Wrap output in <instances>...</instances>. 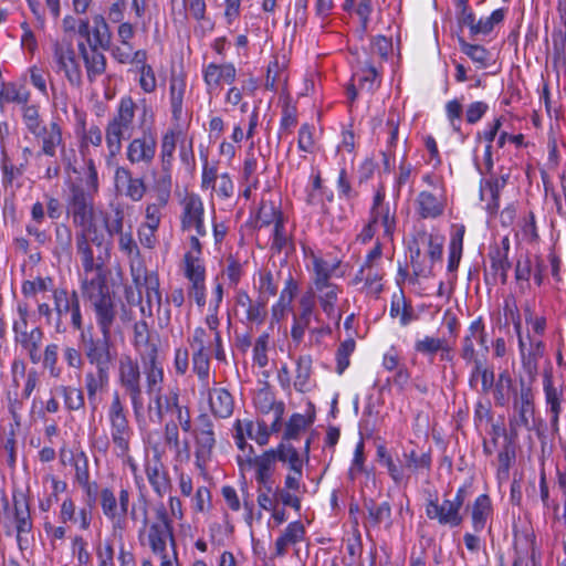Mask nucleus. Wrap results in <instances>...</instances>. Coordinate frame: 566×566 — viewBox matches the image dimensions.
<instances>
[{"instance_id":"1","label":"nucleus","mask_w":566,"mask_h":566,"mask_svg":"<svg viewBox=\"0 0 566 566\" xmlns=\"http://www.w3.org/2000/svg\"><path fill=\"white\" fill-rule=\"evenodd\" d=\"M106 419L114 454L135 472L137 465L130 455L134 430L127 418V410L118 391H114L106 410Z\"/></svg>"},{"instance_id":"2","label":"nucleus","mask_w":566,"mask_h":566,"mask_svg":"<svg viewBox=\"0 0 566 566\" xmlns=\"http://www.w3.org/2000/svg\"><path fill=\"white\" fill-rule=\"evenodd\" d=\"M136 104L130 96H123L117 105L116 113L105 127V143L107 148L106 165L112 166L122 150L123 139L130 136L134 130Z\"/></svg>"},{"instance_id":"3","label":"nucleus","mask_w":566,"mask_h":566,"mask_svg":"<svg viewBox=\"0 0 566 566\" xmlns=\"http://www.w3.org/2000/svg\"><path fill=\"white\" fill-rule=\"evenodd\" d=\"M513 328L517 338V348L523 369L536 374L539 360L546 355L545 336L547 326L524 328L520 315L513 318Z\"/></svg>"},{"instance_id":"4","label":"nucleus","mask_w":566,"mask_h":566,"mask_svg":"<svg viewBox=\"0 0 566 566\" xmlns=\"http://www.w3.org/2000/svg\"><path fill=\"white\" fill-rule=\"evenodd\" d=\"M82 294L93 306L96 323L104 338H111L112 325L116 318V307L106 280L98 277L82 282Z\"/></svg>"},{"instance_id":"5","label":"nucleus","mask_w":566,"mask_h":566,"mask_svg":"<svg viewBox=\"0 0 566 566\" xmlns=\"http://www.w3.org/2000/svg\"><path fill=\"white\" fill-rule=\"evenodd\" d=\"M22 120L25 128L41 143V148L35 154L36 157L42 155L54 157L59 148H64L62 127L56 122H51L48 126L44 125L36 106H24Z\"/></svg>"},{"instance_id":"6","label":"nucleus","mask_w":566,"mask_h":566,"mask_svg":"<svg viewBox=\"0 0 566 566\" xmlns=\"http://www.w3.org/2000/svg\"><path fill=\"white\" fill-rule=\"evenodd\" d=\"M443 238L427 231H419L409 244L410 262L416 275L426 276L433 264L441 260Z\"/></svg>"},{"instance_id":"7","label":"nucleus","mask_w":566,"mask_h":566,"mask_svg":"<svg viewBox=\"0 0 566 566\" xmlns=\"http://www.w3.org/2000/svg\"><path fill=\"white\" fill-rule=\"evenodd\" d=\"M139 364L130 355H122L117 364V382L127 394L136 422H145Z\"/></svg>"},{"instance_id":"8","label":"nucleus","mask_w":566,"mask_h":566,"mask_svg":"<svg viewBox=\"0 0 566 566\" xmlns=\"http://www.w3.org/2000/svg\"><path fill=\"white\" fill-rule=\"evenodd\" d=\"M98 499L103 515L111 523L113 536L122 538L128 527L130 491L122 488L116 495L113 489L103 488L98 493Z\"/></svg>"},{"instance_id":"9","label":"nucleus","mask_w":566,"mask_h":566,"mask_svg":"<svg viewBox=\"0 0 566 566\" xmlns=\"http://www.w3.org/2000/svg\"><path fill=\"white\" fill-rule=\"evenodd\" d=\"M470 484L460 486L453 499L429 500L426 504V515L442 526L459 527L463 523L462 507L470 495Z\"/></svg>"},{"instance_id":"10","label":"nucleus","mask_w":566,"mask_h":566,"mask_svg":"<svg viewBox=\"0 0 566 566\" xmlns=\"http://www.w3.org/2000/svg\"><path fill=\"white\" fill-rule=\"evenodd\" d=\"M52 300L55 313V318L53 322L55 332H65L63 319L69 315L72 327L75 331L82 332V338H84L83 315L77 293L66 289H54L52 291Z\"/></svg>"},{"instance_id":"11","label":"nucleus","mask_w":566,"mask_h":566,"mask_svg":"<svg viewBox=\"0 0 566 566\" xmlns=\"http://www.w3.org/2000/svg\"><path fill=\"white\" fill-rule=\"evenodd\" d=\"M205 324L206 328L202 326L196 327L188 339L191 352H212L217 360H226L218 315L209 313L205 318Z\"/></svg>"},{"instance_id":"12","label":"nucleus","mask_w":566,"mask_h":566,"mask_svg":"<svg viewBox=\"0 0 566 566\" xmlns=\"http://www.w3.org/2000/svg\"><path fill=\"white\" fill-rule=\"evenodd\" d=\"M454 8L460 32H464L467 28L472 35L496 32V27L503 22L506 13L504 9H496L489 17L476 20L468 0H454Z\"/></svg>"},{"instance_id":"13","label":"nucleus","mask_w":566,"mask_h":566,"mask_svg":"<svg viewBox=\"0 0 566 566\" xmlns=\"http://www.w3.org/2000/svg\"><path fill=\"white\" fill-rule=\"evenodd\" d=\"M91 243L102 244V238L96 232H81L76 235V251L81 259L83 273L81 274V283L85 280H96L102 277L106 280L104 270V261L101 256L94 258Z\"/></svg>"},{"instance_id":"14","label":"nucleus","mask_w":566,"mask_h":566,"mask_svg":"<svg viewBox=\"0 0 566 566\" xmlns=\"http://www.w3.org/2000/svg\"><path fill=\"white\" fill-rule=\"evenodd\" d=\"M126 4L124 1L116 2L109 11V20L113 23H119L118 35H133L137 33H148L150 20L144 15V1L132 0V7L128 12V20H124Z\"/></svg>"},{"instance_id":"15","label":"nucleus","mask_w":566,"mask_h":566,"mask_svg":"<svg viewBox=\"0 0 566 566\" xmlns=\"http://www.w3.org/2000/svg\"><path fill=\"white\" fill-rule=\"evenodd\" d=\"M198 426L192 430L195 442V467L205 474L216 447V433L212 421L207 415L198 417Z\"/></svg>"},{"instance_id":"16","label":"nucleus","mask_w":566,"mask_h":566,"mask_svg":"<svg viewBox=\"0 0 566 566\" xmlns=\"http://www.w3.org/2000/svg\"><path fill=\"white\" fill-rule=\"evenodd\" d=\"M67 214L81 232H96L94 224L93 199L81 187L73 186L67 200Z\"/></svg>"},{"instance_id":"17","label":"nucleus","mask_w":566,"mask_h":566,"mask_svg":"<svg viewBox=\"0 0 566 566\" xmlns=\"http://www.w3.org/2000/svg\"><path fill=\"white\" fill-rule=\"evenodd\" d=\"M180 227L184 232L191 233L190 235L200 237L207 235V228L205 224V205L201 197L197 193H186L180 200Z\"/></svg>"},{"instance_id":"18","label":"nucleus","mask_w":566,"mask_h":566,"mask_svg":"<svg viewBox=\"0 0 566 566\" xmlns=\"http://www.w3.org/2000/svg\"><path fill=\"white\" fill-rule=\"evenodd\" d=\"M109 40L111 38H82L77 42L91 82L105 72L106 62L102 50L109 44Z\"/></svg>"},{"instance_id":"19","label":"nucleus","mask_w":566,"mask_h":566,"mask_svg":"<svg viewBox=\"0 0 566 566\" xmlns=\"http://www.w3.org/2000/svg\"><path fill=\"white\" fill-rule=\"evenodd\" d=\"M180 394L177 387L163 389L148 396L147 413L149 422L161 424L167 415L181 409Z\"/></svg>"},{"instance_id":"20","label":"nucleus","mask_w":566,"mask_h":566,"mask_svg":"<svg viewBox=\"0 0 566 566\" xmlns=\"http://www.w3.org/2000/svg\"><path fill=\"white\" fill-rule=\"evenodd\" d=\"M235 312L248 327H260L268 317V303L263 297L252 300L247 291L237 290L234 295Z\"/></svg>"},{"instance_id":"21","label":"nucleus","mask_w":566,"mask_h":566,"mask_svg":"<svg viewBox=\"0 0 566 566\" xmlns=\"http://www.w3.org/2000/svg\"><path fill=\"white\" fill-rule=\"evenodd\" d=\"M513 407L517 416L510 419V430L513 436H517L521 428H531V420L534 416L533 390L524 380H521L520 389L514 394Z\"/></svg>"},{"instance_id":"22","label":"nucleus","mask_w":566,"mask_h":566,"mask_svg":"<svg viewBox=\"0 0 566 566\" xmlns=\"http://www.w3.org/2000/svg\"><path fill=\"white\" fill-rule=\"evenodd\" d=\"M54 60L59 71L64 73L70 84L80 86L82 83L81 65L76 59L73 43L67 38H62L55 42Z\"/></svg>"},{"instance_id":"23","label":"nucleus","mask_w":566,"mask_h":566,"mask_svg":"<svg viewBox=\"0 0 566 566\" xmlns=\"http://www.w3.org/2000/svg\"><path fill=\"white\" fill-rule=\"evenodd\" d=\"M292 40L289 42L285 38L281 39L280 52L273 54L269 63L265 77V88L270 91H277L286 86L289 81L287 66L290 62V51Z\"/></svg>"},{"instance_id":"24","label":"nucleus","mask_w":566,"mask_h":566,"mask_svg":"<svg viewBox=\"0 0 566 566\" xmlns=\"http://www.w3.org/2000/svg\"><path fill=\"white\" fill-rule=\"evenodd\" d=\"M179 133L175 129L167 130L160 140L159 146V165L160 174L156 178V185L165 190L171 188L172 167L175 161V151L178 143Z\"/></svg>"},{"instance_id":"25","label":"nucleus","mask_w":566,"mask_h":566,"mask_svg":"<svg viewBox=\"0 0 566 566\" xmlns=\"http://www.w3.org/2000/svg\"><path fill=\"white\" fill-rule=\"evenodd\" d=\"M138 541L140 545L148 546L153 554H164L167 552L168 543L176 548L174 536V526H160L156 524H148L144 521V526L138 531Z\"/></svg>"},{"instance_id":"26","label":"nucleus","mask_w":566,"mask_h":566,"mask_svg":"<svg viewBox=\"0 0 566 566\" xmlns=\"http://www.w3.org/2000/svg\"><path fill=\"white\" fill-rule=\"evenodd\" d=\"M276 462L274 448L264 451L260 455L253 454L250 458L240 460V471L242 474L254 470L255 480L259 484L265 486L271 484V478Z\"/></svg>"},{"instance_id":"27","label":"nucleus","mask_w":566,"mask_h":566,"mask_svg":"<svg viewBox=\"0 0 566 566\" xmlns=\"http://www.w3.org/2000/svg\"><path fill=\"white\" fill-rule=\"evenodd\" d=\"M157 151V139L151 133L133 138L126 146V159L132 165L150 166Z\"/></svg>"},{"instance_id":"28","label":"nucleus","mask_w":566,"mask_h":566,"mask_svg":"<svg viewBox=\"0 0 566 566\" xmlns=\"http://www.w3.org/2000/svg\"><path fill=\"white\" fill-rule=\"evenodd\" d=\"M130 274L133 282L138 290L139 297L143 289L145 290L146 302L149 306L154 303L161 304V294L159 291V281L156 274L148 273L142 263L130 264Z\"/></svg>"},{"instance_id":"29","label":"nucleus","mask_w":566,"mask_h":566,"mask_svg":"<svg viewBox=\"0 0 566 566\" xmlns=\"http://www.w3.org/2000/svg\"><path fill=\"white\" fill-rule=\"evenodd\" d=\"M447 207L446 190L440 191H420L415 200L416 213L421 219H437L444 213Z\"/></svg>"},{"instance_id":"30","label":"nucleus","mask_w":566,"mask_h":566,"mask_svg":"<svg viewBox=\"0 0 566 566\" xmlns=\"http://www.w3.org/2000/svg\"><path fill=\"white\" fill-rule=\"evenodd\" d=\"M202 76L209 94H219L224 85L234 82L237 70L231 63H209L202 70Z\"/></svg>"},{"instance_id":"31","label":"nucleus","mask_w":566,"mask_h":566,"mask_svg":"<svg viewBox=\"0 0 566 566\" xmlns=\"http://www.w3.org/2000/svg\"><path fill=\"white\" fill-rule=\"evenodd\" d=\"M543 391L545 396L546 412L549 415L551 428L553 431L559 429V416L564 401L563 386H555L552 373L546 371L543 376Z\"/></svg>"},{"instance_id":"32","label":"nucleus","mask_w":566,"mask_h":566,"mask_svg":"<svg viewBox=\"0 0 566 566\" xmlns=\"http://www.w3.org/2000/svg\"><path fill=\"white\" fill-rule=\"evenodd\" d=\"M313 287L322 312L329 321L338 325L342 319V311L338 307L342 287L333 282L313 285Z\"/></svg>"},{"instance_id":"33","label":"nucleus","mask_w":566,"mask_h":566,"mask_svg":"<svg viewBox=\"0 0 566 566\" xmlns=\"http://www.w3.org/2000/svg\"><path fill=\"white\" fill-rule=\"evenodd\" d=\"M184 273L189 282L206 281L202 244L197 235H189V250L184 255Z\"/></svg>"},{"instance_id":"34","label":"nucleus","mask_w":566,"mask_h":566,"mask_svg":"<svg viewBox=\"0 0 566 566\" xmlns=\"http://www.w3.org/2000/svg\"><path fill=\"white\" fill-rule=\"evenodd\" d=\"M200 396L207 398L209 409L213 416L218 418H229L234 408V402L231 394L222 387H210L207 385V389L200 387Z\"/></svg>"},{"instance_id":"35","label":"nucleus","mask_w":566,"mask_h":566,"mask_svg":"<svg viewBox=\"0 0 566 566\" xmlns=\"http://www.w3.org/2000/svg\"><path fill=\"white\" fill-rule=\"evenodd\" d=\"M64 30L77 35H105L109 32L108 25L102 15H94L88 21L66 17L64 19Z\"/></svg>"},{"instance_id":"36","label":"nucleus","mask_w":566,"mask_h":566,"mask_svg":"<svg viewBox=\"0 0 566 566\" xmlns=\"http://www.w3.org/2000/svg\"><path fill=\"white\" fill-rule=\"evenodd\" d=\"M144 375L146 379V392L147 395L155 394L160 391L164 388L165 381V371L163 363L158 360L156 349H153L151 353L142 359Z\"/></svg>"},{"instance_id":"37","label":"nucleus","mask_w":566,"mask_h":566,"mask_svg":"<svg viewBox=\"0 0 566 566\" xmlns=\"http://www.w3.org/2000/svg\"><path fill=\"white\" fill-rule=\"evenodd\" d=\"M164 443L174 452L176 462L184 463L190 460V446L188 440H180L177 422L168 421L164 426Z\"/></svg>"},{"instance_id":"38","label":"nucleus","mask_w":566,"mask_h":566,"mask_svg":"<svg viewBox=\"0 0 566 566\" xmlns=\"http://www.w3.org/2000/svg\"><path fill=\"white\" fill-rule=\"evenodd\" d=\"M486 340L484 324L481 318H476L471 322L468 334L464 336L462 340L461 347V357L467 363H474L479 360L476 357L475 345L474 342L480 345H484Z\"/></svg>"},{"instance_id":"39","label":"nucleus","mask_w":566,"mask_h":566,"mask_svg":"<svg viewBox=\"0 0 566 566\" xmlns=\"http://www.w3.org/2000/svg\"><path fill=\"white\" fill-rule=\"evenodd\" d=\"M305 534V527L300 521L289 523L282 534L275 539L273 558L283 557L290 546L304 541Z\"/></svg>"},{"instance_id":"40","label":"nucleus","mask_w":566,"mask_h":566,"mask_svg":"<svg viewBox=\"0 0 566 566\" xmlns=\"http://www.w3.org/2000/svg\"><path fill=\"white\" fill-rule=\"evenodd\" d=\"M84 381L90 406L95 411L99 403V394L108 387L109 370L98 368L95 371H88L85 375Z\"/></svg>"},{"instance_id":"41","label":"nucleus","mask_w":566,"mask_h":566,"mask_svg":"<svg viewBox=\"0 0 566 566\" xmlns=\"http://www.w3.org/2000/svg\"><path fill=\"white\" fill-rule=\"evenodd\" d=\"M510 247L511 243L509 237H503L499 243L491 247L489 252L491 269L495 274L501 276L502 283L506 282L507 273L511 268V263L509 261Z\"/></svg>"},{"instance_id":"42","label":"nucleus","mask_w":566,"mask_h":566,"mask_svg":"<svg viewBox=\"0 0 566 566\" xmlns=\"http://www.w3.org/2000/svg\"><path fill=\"white\" fill-rule=\"evenodd\" d=\"M474 532L480 533L485 530L493 514V506L488 494L479 495L468 507Z\"/></svg>"},{"instance_id":"43","label":"nucleus","mask_w":566,"mask_h":566,"mask_svg":"<svg viewBox=\"0 0 566 566\" xmlns=\"http://www.w3.org/2000/svg\"><path fill=\"white\" fill-rule=\"evenodd\" d=\"M506 185L504 177H491L483 179L480 185V198L486 202L485 209L489 213L495 214L500 208V193Z\"/></svg>"},{"instance_id":"44","label":"nucleus","mask_w":566,"mask_h":566,"mask_svg":"<svg viewBox=\"0 0 566 566\" xmlns=\"http://www.w3.org/2000/svg\"><path fill=\"white\" fill-rule=\"evenodd\" d=\"M233 428L234 431H240L244 437L255 441L261 447L266 446L270 441V430L263 420L237 419Z\"/></svg>"},{"instance_id":"45","label":"nucleus","mask_w":566,"mask_h":566,"mask_svg":"<svg viewBox=\"0 0 566 566\" xmlns=\"http://www.w3.org/2000/svg\"><path fill=\"white\" fill-rule=\"evenodd\" d=\"M111 338H102L94 340L90 338L85 346V355L90 364L94 365L96 369L103 368L109 370L112 355L109 349Z\"/></svg>"},{"instance_id":"46","label":"nucleus","mask_w":566,"mask_h":566,"mask_svg":"<svg viewBox=\"0 0 566 566\" xmlns=\"http://www.w3.org/2000/svg\"><path fill=\"white\" fill-rule=\"evenodd\" d=\"M186 92V76L182 73H174L169 81V101L172 118L176 122H179L182 118Z\"/></svg>"},{"instance_id":"47","label":"nucleus","mask_w":566,"mask_h":566,"mask_svg":"<svg viewBox=\"0 0 566 566\" xmlns=\"http://www.w3.org/2000/svg\"><path fill=\"white\" fill-rule=\"evenodd\" d=\"M14 525L18 545L23 548L33 527L30 507L25 500L14 501Z\"/></svg>"},{"instance_id":"48","label":"nucleus","mask_w":566,"mask_h":566,"mask_svg":"<svg viewBox=\"0 0 566 566\" xmlns=\"http://www.w3.org/2000/svg\"><path fill=\"white\" fill-rule=\"evenodd\" d=\"M369 221L377 231L381 230V235L378 239L392 242L396 230V218L395 213L390 212L389 208L370 209Z\"/></svg>"},{"instance_id":"49","label":"nucleus","mask_w":566,"mask_h":566,"mask_svg":"<svg viewBox=\"0 0 566 566\" xmlns=\"http://www.w3.org/2000/svg\"><path fill=\"white\" fill-rule=\"evenodd\" d=\"M112 54L124 64H137L147 60L146 51L135 50L126 38H116V42L112 43Z\"/></svg>"},{"instance_id":"50","label":"nucleus","mask_w":566,"mask_h":566,"mask_svg":"<svg viewBox=\"0 0 566 566\" xmlns=\"http://www.w3.org/2000/svg\"><path fill=\"white\" fill-rule=\"evenodd\" d=\"M274 450L276 461L281 462L286 468V471L303 470L304 464L307 463L302 453L290 442L282 441Z\"/></svg>"},{"instance_id":"51","label":"nucleus","mask_w":566,"mask_h":566,"mask_svg":"<svg viewBox=\"0 0 566 566\" xmlns=\"http://www.w3.org/2000/svg\"><path fill=\"white\" fill-rule=\"evenodd\" d=\"M44 337V333L40 327L32 328L29 333L14 339L27 353L32 364H38L41 360L40 348Z\"/></svg>"},{"instance_id":"52","label":"nucleus","mask_w":566,"mask_h":566,"mask_svg":"<svg viewBox=\"0 0 566 566\" xmlns=\"http://www.w3.org/2000/svg\"><path fill=\"white\" fill-rule=\"evenodd\" d=\"M169 193L170 189L165 190L164 188H160L158 201L147 203L145 208V221L142 223L143 226L155 229L159 228L161 221V211L168 202Z\"/></svg>"},{"instance_id":"53","label":"nucleus","mask_w":566,"mask_h":566,"mask_svg":"<svg viewBox=\"0 0 566 566\" xmlns=\"http://www.w3.org/2000/svg\"><path fill=\"white\" fill-rule=\"evenodd\" d=\"M313 321H319L317 312L298 310V312L293 315L291 336L294 342L300 343L303 339L305 331L310 328Z\"/></svg>"},{"instance_id":"54","label":"nucleus","mask_w":566,"mask_h":566,"mask_svg":"<svg viewBox=\"0 0 566 566\" xmlns=\"http://www.w3.org/2000/svg\"><path fill=\"white\" fill-rule=\"evenodd\" d=\"M212 352H192V370L197 375L200 387L210 385V355Z\"/></svg>"},{"instance_id":"55","label":"nucleus","mask_w":566,"mask_h":566,"mask_svg":"<svg viewBox=\"0 0 566 566\" xmlns=\"http://www.w3.org/2000/svg\"><path fill=\"white\" fill-rule=\"evenodd\" d=\"M313 420L301 413H293L287 420L283 433V441L297 440L312 424Z\"/></svg>"},{"instance_id":"56","label":"nucleus","mask_w":566,"mask_h":566,"mask_svg":"<svg viewBox=\"0 0 566 566\" xmlns=\"http://www.w3.org/2000/svg\"><path fill=\"white\" fill-rule=\"evenodd\" d=\"M244 275V264L233 255H229L222 270V277L228 287L238 290V285Z\"/></svg>"},{"instance_id":"57","label":"nucleus","mask_w":566,"mask_h":566,"mask_svg":"<svg viewBox=\"0 0 566 566\" xmlns=\"http://www.w3.org/2000/svg\"><path fill=\"white\" fill-rule=\"evenodd\" d=\"M146 475L149 484L151 485L155 493L163 496L169 488L167 473L161 464H148L146 467Z\"/></svg>"},{"instance_id":"58","label":"nucleus","mask_w":566,"mask_h":566,"mask_svg":"<svg viewBox=\"0 0 566 566\" xmlns=\"http://www.w3.org/2000/svg\"><path fill=\"white\" fill-rule=\"evenodd\" d=\"M415 350L429 356H433L438 352H442V358H444V354H448L450 348L443 338L424 336L423 338L416 340Z\"/></svg>"},{"instance_id":"59","label":"nucleus","mask_w":566,"mask_h":566,"mask_svg":"<svg viewBox=\"0 0 566 566\" xmlns=\"http://www.w3.org/2000/svg\"><path fill=\"white\" fill-rule=\"evenodd\" d=\"M283 218L282 211L273 201L265 200L264 198L262 199L256 214V222L260 227L274 224Z\"/></svg>"},{"instance_id":"60","label":"nucleus","mask_w":566,"mask_h":566,"mask_svg":"<svg viewBox=\"0 0 566 566\" xmlns=\"http://www.w3.org/2000/svg\"><path fill=\"white\" fill-rule=\"evenodd\" d=\"M29 99V92L21 85L7 83L0 86V104H25Z\"/></svg>"},{"instance_id":"61","label":"nucleus","mask_w":566,"mask_h":566,"mask_svg":"<svg viewBox=\"0 0 566 566\" xmlns=\"http://www.w3.org/2000/svg\"><path fill=\"white\" fill-rule=\"evenodd\" d=\"M64 400V407L70 411H77L84 408L85 398L80 388L72 386H60L57 388Z\"/></svg>"},{"instance_id":"62","label":"nucleus","mask_w":566,"mask_h":566,"mask_svg":"<svg viewBox=\"0 0 566 566\" xmlns=\"http://www.w3.org/2000/svg\"><path fill=\"white\" fill-rule=\"evenodd\" d=\"M461 50L480 67H486L491 60L492 54L486 51L483 46L478 44H471L467 42L463 38H459Z\"/></svg>"},{"instance_id":"63","label":"nucleus","mask_w":566,"mask_h":566,"mask_svg":"<svg viewBox=\"0 0 566 566\" xmlns=\"http://www.w3.org/2000/svg\"><path fill=\"white\" fill-rule=\"evenodd\" d=\"M312 264L314 271L313 285L332 283L331 276L334 273L336 265L328 263L315 254H312Z\"/></svg>"},{"instance_id":"64","label":"nucleus","mask_w":566,"mask_h":566,"mask_svg":"<svg viewBox=\"0 0 566 566\" xmlns=\"http://www.w3.org/2000/svg\"><path fill=\"white\" fill-rule=\"evenodd\" d=\"M343 8L349 13H355L364 29L367 27L373 12L371 0H358L357 2L355 0H345Z\"/></svg>"}]
</instances>
